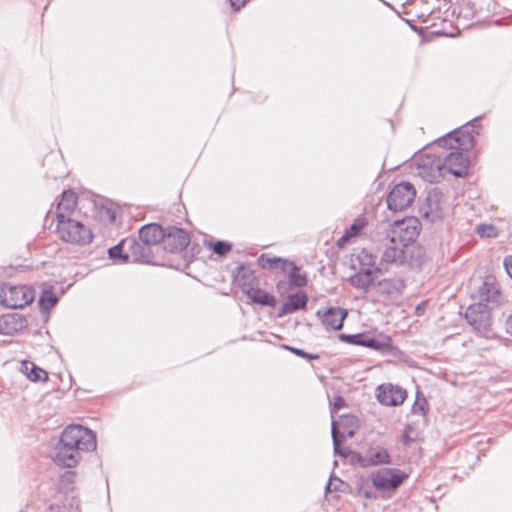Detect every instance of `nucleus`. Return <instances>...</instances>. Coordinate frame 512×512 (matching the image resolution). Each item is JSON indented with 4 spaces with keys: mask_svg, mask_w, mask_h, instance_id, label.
Segmentation results:
<instances>
[{
    "mask_svg": "<svg viewBox=\"0 0 512 512\" xmlns=\"http://www.w3.org/2000/svg\"><path fill=\"white\" fill-rule=\"evenodd\" d=\"M366 225V221L364 218H357L354 220V222L351 224L349 229H347V234L349 236H356Z\"/></svg>",
    "mask_w": 512,
    "mask_h": 512,
    "instance_id": "42",
    "label": "nucleus"
},
{
    "mask_svg": "<svg viewBox=\"0 0 512 512\" xmlns=\"http://www.w3.org/2000/svg\"><path fill=\"white\" fill-rule=\"evenodd\" d=\"M406 287L402 277L395 276L389 278H380L378 275L374 291L385 298L393 299L399 297Z\"/></svg>",
    "mask_w": 512,
    "mask_h": 512,
    "instance_id": "14",
    "label": "nucleus"
},
{
    "mask_svg": "<svg viewBox=\"0 0 512 512\" xmlns=\"http://www.w3.org/2000/svg\"><path fill=\"white\" fill-rule=\"evenodd\" d=\"M20 371L32 382H46L48 373L31 361L21 362Z\"/></svg>",
    "mask_w": 512,
    "mask_h": 512,
    "instance_id": "28",
    "label": "nucleus"
},
{
    "mask_svg": "<svg viewBox=\"0 0 512 512\" xmlns=\"http://www.w3.org/2000/svg\"><path fill=\"white\" fill-rule=\"evenodd\" d=\"M231 7L235 11H239L242 7L245 6L247 0H229Z\"/></svg>",
    "mask_w": 512,
    "mask_h": 512,
    "instance_id": "49",
    "label": "nucleus"
},
{
    "mask_svg": "<svg viewBox=\"0 0 512 512\" xmlns=\"http://www.w3.org/2000/svg\"><path fill=\"white\" fill-rule=\"evenodd\" d=\"M357 493L362 495L366 499H370L373 496V491L370 487L365 486L363 483H359L357 487Z\"/></svg>",
    "mask_w": 512,
    "mask_h": 512,
    "instance_id": "46",
    "label": "nucleus"
},
{
    "mask_svg": "<svg viewBox=\"0 0 512 512\" xmlns=\"http://www.w3.org/2000/svg\"><path fill=\"white\" fill-rule=\"evenodd\" d=\"M289 277V285L297 288L305 287L308 283L307 274L301 271L294 262L288 261L287 271Z\"/></svg>",
    "mask_w": 512,
    "mask_h": 512,
    "instance_id": "30",
    "label": "nucleus"
},
{
    "mask_svg": "<svg viewBox=\"0 0 512 512\" xmlns=\"http://www.w3.org/2000/svg\"><path fill=\"white\" fill-rule=\"evenodd\" d=\"M346 405V401L342 396L335 395L333 402L330 404V413L332 418L341 408L345 407Z\"/></svg>",
    "mask_w": 512,
    "mask_h": 512,
    "instance_id": "44",
    "label": "nucleus"
},
{
    "mask_svg": "<svg viewBox=\"0 0 512 512\" xmlns=\"http://www.w3.org/2000/svg\"><path fill=\"white\" fill-rule=\"evenodd\" d=\"M350 237H351V236H349V235L347 234V231H346V232H345V234H344V235L339 239L338 244H339V245H342V242L347 241Z\"/></svg>",
    "mask_w": 512,
    "mask_h": 512,
    "instance_id": "52",
    "label": "nucleus"
},
{
    "mask_svg": "<svg viewBox=\"0 0 512 512\" xmlns=\"http://www.w3.org/2000/svg\"><path fill=\"white\" fill-rule=\"evenodd\" d=\"M477 303L488 304L493 309L503 302V296L494 276L488 275L477 289Z\"/></svg>",
    "mask_w": 512,
    "mask_h": 512,
    "instance_id": "9",
    "label": "nucleus"
},
{
    "mask_svg": "<svg viewBox=\"0 0 512 512\" xmlns=\"http://www.w3.org/2000/svg\"><path fill=\"white\" fill-rule=\"evenodd\" d=\"M257 264L265 270H275L280 268L283 272L287 271L288 260L281 257L271 256L269 253H263L257 258Z\"/></svg>",
    "mask_w": 512,
    "mask_h": 512,
    "instance_id": "29",
    "label": "nucleus"
},
{
    "mask_svg": "<svg viewBox=\"0 0 512 512\" xmlns=\"http://www.w3.org/2000/svg\"><path fill=\"white\" fill-rule=\"evenodd\" d=\"M108 212L110 214V220L113 222L115 220V213L111 212L110 210Z\"/></svg>",
    "mask_w": 512,
    "mask_h": 512,
    "instance_id": "53",
    "label": "nucleus"
},
{
    "mask_svg": "<svg viewBox=\"0 0 512 512\" xmlns=\"http://www.w3.org/2000/svg\"><path fill=\"white\" fill-rule=\"evenodd\" d=\"M164 249L170 253H179L187 248L190 236L182 228L168 226L165 228V238L162 240Z\"/></svg>",
    "mask_w": 512,
    "mask_h": 512,
    "instance_id": "12",
    "label": "nucleus"
},
{
    "mask_svg": "<svg viewBox=\"0 0 512 512\" xmlns=\"http://www.w3.org/2000/svg\"><path fill=\"white\" fill-rule=\"evenodd\" d=\"M108 255L116 264L129 263V252L127 251L126 238L122 239L115 246L109 248Z\"/></svg>",
    "mask_w": 512,
    "mask_h": 512,
    "instance_id": "31",
    "label": "nucleus"
},
{
    "mask_svg": "<svg viewBox=\"0 0 512 512\" xmlns=\"http://www.w3.org/2000/svg\"><path fill=\"white\" fill-rule=\"evenodd\" d=\"M95 434L82 425H68L62 432L60 441L52 456L55 464L65 467H75L81 459V452L96 449Z\"/></svg>",
    "mask_w": 512,
    "mask_h": 512,
    "instance_id": "1",
    "label": "nucleus"
},
{
    "mask_svg": "<svg viewBox=\"0 0 512 512\" xmlns=\"http://www.w3.org/2000/svg\"><path fill=\"white\" fill-rule=\"evenodd\" d=\"M34 299L33 292L24 285H0V305L6 308L19 309L30 304Z\"/></svg>",
    "mask_w": 512,
    "mask_h": 512,
    "instance_id": "4",
    "label": "nucleus"
},
{
    "mask_svg": "<svg viewBox=\"0 0 512 512\" xmlns=\"http://www.w3.org/2000/svg\"><path fill=\"white\" fill-rule=\"evenodd\" d=\"M505 329H506V332L512 336V314L507 318L506 322H505Z\"/></svg>",
    "mask_w": 512,
    "mask_h": 512,
    "instance_id": "50",
    "label": "nucleus"
},
{
    "mask_svg": "<svg viewBox=\"0 0 512 512\" xmlns=\"http://www.w3.org/2000/svg\"><path fill=\"white\" fill-rule=\"evenodd\" d=\"M331 434H332V442H333V449L334 453L338 454L344 458H347L350 454L352 455V451L349 448H342L341 442L342 438H340V429L338 427V422L334 419L331 423Z\"/></svg>",
    "mask_w": 512,
    "mask_h": 512,
    "instance_id": "32",
    "label": "nucleus"
},
{
    "mask_svg": "<svg viewBox=\"0 0 512 512\" xmlns=\"http://www.w3.org/2000/svg\"><path fill=\"white\" fill-rule=\"evenodd\" d=\"M417 170L422 179L430 183L439 182L445 170L444 161L441 157L427 155L418 163Z\"/></svg>",
    "mask_w": 512,
    "mask_h": 512,
    "instance_id": "11",
    "label": "nucleus"
},
{
    "mask_svg": "<svg viewBox=\"0 0 512 512\" xmlns=\"http://www.w3.org/2000/svg\"><path fill=\"white\" fill-rule=\"evenodd\" d=\"M407 397V392L405 389L388 384L379 385L376 388V398L377 400L386 406H397L404 402Z\"/></svg>",
    "mask_w": 512,
    "mask_h": 512,
    "instance_id": "16",
    "label": "nucleus"
},
{
    "mask_svg": "<svg viewBox=\"0 0 512 512\" xmlns=\"http://www.w3.org/2000/svg\"><path fill=\"white\" fill-rule=\"evenodd\" d=\"M76 206H77L76 193L72 190L63 191L61 199L58 202L57 208H56L57 222H59V220H65L67 218H70V216L74 212Z\"/></svg>",
    "mask_w": 512,
    "mask_h": 512,
    "instance_id": "18",
    "label": "nucleus"
},
{
    "mask_svg": "<svg viewBox=\"0 0 512 512\" xmlns=\"http://www.w3.org/2000/svg\"><path fill=\"white\" fill-rule=\"evenodd\" d=\"M416 197V190L410 182L403 181L396 184L387 196L389 210L398 212L409 207Z\"/></svg>",
    "mask_w": 512,
    "mask_h": 512,
    "instance_id": "7",
    "label": "nucleus"
},
{
    "mask_svg": "<svg viewBox=\"0 0 512 512\" xmlns=\"http://www.w3.org/2000/svg\"><path fill=\"white\" fill-rule=\"evenodd\" d=\"M289 285V283H286L284 281H279L277 283V291L280 293V294H284L285 290H286V286Z\"/></svg>",
    "mask_w": 512,
    "mask_h": 512,
    "instance_id": "51",
    "label": "nucleus"
},
{
    "mask_svg": "<svg viewBox=\"0 0 512 512\" xmlns=\"http://www.w3.org/2000/svg\"><path fill=\"white\" fill-rule=\"evenodd\" d=\"M426 407H427V400L422 397L420 398L418 395L416 397V400L412 406V412L414 414H421V415H425L426 414Z\"/></svg>",
    "mask_w": 512,
    "mask_h": 512,
    "instance_id": "43",
    "label": "nucleus"
},
{
    "mask_svg": "<svg viewBox=\"0 0 512 512\" xmlns=\"http://www.w3.org/2000/svg\"><path fill=\"white\" fill-rule=\"evenodd\" d=\"M206 246L219 256H224L232 250V245L222 240L206 242Z\"/></svg>",
    "mask_w": 512,
    "mask_h": 512,
    "instance_id": "35",
    "label": "nucleus"
},
{
    "mask_svg": "<svg viewBox=\"0 0 512 512\" xmlns=\"http://www.w3.org/2000/svg\"><path fill=\"white\" fill-rule=\"evenodd\" d=\"M339 339L351 345L368 347L379 352L389 351L392 348V339L384 334L371 336L366 332L356 334L342 333L339 335Z\"/></svg>",
    "mask_w": 512,
    "mask_h": 512,
    "instance_id": "6",
    "label": "nucleus"
},
{
    "mask_svg": "<svg viewBox=\"0 0 512 512\" xmlns=\"http://www.w3.org/2000/svg\"><path fill=\"white\" fill-rule=\"evenodd\" d=\"M74 478H75V474L73 472H71V471L65 472L60 479L59 490L61 492H65V493L72 490Z\"/></svg>",
    "mask_w": 512,
    "mask_h": 512,
    "instance_id": "38",
    "label": "nucleus"
},
{
    "mask_svg": "<svg viewBox=\"0 0 512 512\" xmlns=\"http://www.w3.org/2000/svg\"><path fill=\"white\" fill-rule=\"evenodd\" d=\"M445 170L456 177H463L468 173L469 158L461 151H452L443 159Z\"/></svg>",
    "mask_w": 512,
    "mask_h": 512,
    "instance_id": "17",
    "label": "nucleus"
},
{
    "mask_svg": "<svg viewBox=\"0 0 512 512\" xmlns=\"http://www.w3.org/2000/svg\"><path fill=\"white\" fill-rule=\"evenodd\" d=\"M367 467L382 464H390L391 456L388 450L382 446L371 447L366 452V458L363 460Z\"/></svg>",
    "mask_w": 512,
    "mask_h": 512,
    "instance_id": "26",
    "label": "nucleus"
},
{
    "mask_svg": "<svg viewBox=\"0 0 512 512\" xmlns=\"http://www.w3.org/2000/svg\"><path fill=\"white\" fill-rule=\"evenodd\" d=\"M479 119L480 117H476L463 127L453 130L454 147H457L458 151H469L474 147L475 136L479 134L481 128Z\"/></svg>",
    "mask_w": 512,
    "mask_h": 512,
    "instance_id": "10",
    "label": "nucleus"
},
{
    "mask_svg": "<svg viewBox=\"0 0 512 512\" xmlns=\"http://www.w3.org/2000/svg\"><path fill=\"white\" fill-rule=\"evenodd\" d=\"M421 229L420 221L415 217L404 218L396 221L391 230L390 243L409 248L416 241Z\"/></svg>",
    "mask_w": 512,
    "mask_h": 512,
    "instance_id": "5",
    "label": "nucleus"
},
{
    "mask_svg": "<svg viewBox=\"0 0 512 512\" xmlns=\"http://www.w3.org/2000/svg\"><path fill=\"white\" fill-rule=\"evenodd\" d=\"M454 134L453 131L446 134L444 137L438 139V145L443 148L452 149L454 151H458L457 147H454Z\"/></svg>",
    "mask_w": 512,
    "mask_h": 512,
    "instance_id": "41",
    "label": "nucleus"
},
{
    "mask_svg": "<svg viewBox=\"0 0 512 512\" xmlns=\"http://www.w3.org/2000/svg\"><path fill=\"white\" fill-rule=\"evenodd\" d=\"M503 264H504L507 274L512 279V255L505 257Z\"/></svg>",
    "mask_w": 512,
    "mask_h": 512,
    "instance_id": "47",
    "label": "nucleus"
},
{
    "mask_svg": "<svg viewBox=\"0 0 512 512\" xmlns=\"http://www.w3.org/2000/svg\"><path fill=\"white\" fill-rule=\"evenodd\" d=\"M477 233L481 237H496L498 235V230L494 225L491 224H480L477 226Z\"/></svg>",
    "mask_w": 512,
    "mask_h": 512,
    "instance_id": "39",
    "label": "nucleus"
},
{
    "mask_svg": "<svg viewBox=\"0 0 512 512\" xmlns=\"http://www.w3.org/2000/svg\"><path fill=\"white\" fill-rule=\"evenodd\" d=\"M491 310V308H488V304L484 303H473L466 309L464 317L479 336L491 337L493 321Z\"/></svg>",
    "mask_w": 512,
    "mask_h": 512,
    "instance_id": "2",
    "label": "nucleus"
},
{
    "mask_svg": "<svg viewBox=\"0 0 512 512\" xmlns=\"http://www.w3.org/2000/svg\"><path fill=\"white\" fill-rule=\"evenodd\" d=\"M344 485L345 483L340 478L331 476L325 486V491H344V489L342 488V486Z\"/></svg>",
    "mask_w": 512,
    "mask_h": 512,
    "instance_id": "40",
    "label": "nucleus"
},
{
    "mask_svg": "<svg viewBox=\"0 0 512 512\" xmlns=\"http://www.w3.org/2000/svg\"><path fill=\"white\" fill-rule=\"evenodd\" d=\"M347 314V310L341 307H329L322 314L321 321L327 329L340 330Z\"/></svg>",
    "mask_w": 512,
    "mask_h": 512,
    "instance_id": "21",
    "label": "nucleus"
},
{
    "mask_svg": "<svg viewBox=\"0 0 512 512\" xmlns=\"http://www.w3.org/2000/svg\"><path fill=\"white\" fill-rule=\"evenodd\" d=\"M339 425L342 428V431H340V438H351L355 434V428L357 427V419L353 415L344 414L340 416Z\"/></svg>",
    "mask_w": 512,
    "mask_h": 512,
    "instance_id": "33",
    "label": "nucleus"
},
{
    "mask_svg": "<svg viewBox=\"0 0 512 512\" xmlns=\"http://www.w3.org/2000/svg\"><path fill=\"white\" fill-rule=\"evenodd\" d=\"M359 260L360 267H369L371 269L375 267V258L374 256L367 250L363 249L357 256Z\"/></svg>",
    "mask_w": 512,
    "mask_h": 512,
    "instance_id": "37",
    "label": "nucleus"
},
{
    "mask_svg": "<svg viewBox=\"0 0 512 512\" xmlns=\"http://www.w3.org/2000/svg\"><path fill=\"white\" fill-rule=\"evenodd\" d=\"M308 302V296L304 291H298L294 294H289L286 301L278 312V316L282 317L288 314L295 313L301 309H305Z\"/></svg>",
    "mask_w": 512,
    "mask_h": 512,
    "instance_id": "20",
    "label": "nucleus"
},
{
    "mask_svg": "<svg viewBox=\"0 0 512 512\" xmlns=\"http://www.w3.org/2000/svg\"><path fill=\"white\" fill-rule=\"evenodd\" d=\"M139 238L149 247L162 242L165 238V228L158 223L144 225L139 230Z\"/></svg>",
    "mask_w": 512,
    "mask_h": 512,
    "instance_id": "24",
    "label": "nucleus"
},
{
    "mask_svg": "<svg viewBox=\"0 0 512 512\" xmlns=\"http://www.w3.org/2000/svg\"><path fill=\"white\" fill-rule=\"evenodd\" d=\"M283 347L285 349L291 351L296 356H299V357H302V358H306L308 360L319 359V355H317V354H310V353L305 352L302 349H299V348H296V347H291V346H288V345H284Z\"/></svg>",
    "mask_w": 512,
    "mask_h": 512,
    "instance_id": "45",
    "label": "nucleus"
},
{
    "mask_svg": "<svg viewBox=\"0 0 512 512\" xmlns=\"http://www.w3.org/2000/svg\"><path fill=\"white\" fill-rule=\"evenodd\" d=\"M407 475L396 468H384L372 476V484L379 491H391L397 489Z\"/></svg>",
    "mask_w": 512,
    "mask_h": 512,
    "instance_id": "8",
    "label": "nucleus"
},
{
    "mask_svg": "<svg viewBox=\"0 0 512 512\" xmlns=\"http://www.w3.org/2000/svg\"><path fill=\"white\" fill-rule=\"evenodd\" d=\"M244 294L255 304L275 308L277 300L275 296L257 287V284L247 290Z\"/></svg>",
    "mask_w": 512,
    "mask_h": 512,
    "instance_id": "27",
    "label": "nucleus"
},
{
    "mask_svg": "<svg viewBox=\"0 0 512 512\" xmlns=\"http://www.w3.org/2000/svg\"><path fill=\"white\" fill-rule=\"evenodd\" d=\"M127 251L129 252V262L151 264L154 255L151 247L145 244L140 238H126Z\"/></svg>",
    "mask_w": 512,
    "mask_h": 512,
    "instance_id": "15",
    "label": "nucleus"
},
{
    "mask_svg": "<svg viewBox=\"0 0 512 512\" xmlns=\"http://www.w3.org/2000/svg\"><path fill=\"white\" fill-rule=\"evenodd\" d=\"M232 276L233 282L242 290L243 293L258 284L254 271L244 264L237 266Z\"/></svg>",
    "mask_w": 512,
    "mask_h": 512,
    "instance_id": "19",
    "label": "nucleus"
},
{
    "mask_svg": "<svg viewBox=\"0 0 512 512\" xmlns=\"http://www.w3.org/2000/svg\"><path fill=\"white\" fill-rule=\"evenodd\" d=\"M381 273L380 268L360 267L355 274L350 276L348 281L355 289L368 293L371 289H375L378 274Z\"/></svg>",
    "mask_w": 512,
    "mask_h": 512,
    "instance_id": "13",
    "label": "nucleus"
},
{
    "mask_svg": "<svg viewBox=\"0 0 512 512\" xmlns=\"http://www.w3.org/2000/svg\"><path fill=\"white\" fill-rule=\"evenodd\" d=\"M26 326V318L19 314H6L0 317V334L13 335Z\"/></svg>",
    "mask_w": 512,
    "mask_h": 512,
    "instance_id": "22",
    "label": "nucleus"
},
{
    "mask_svg": "<svg viewBox=\"0 0 512 512\" xmlns=\"http://www.w3.org/2000/svg\"><path fill=\"white\" fill-rule=\"evenodd\" d=\"M419 437V432L412 425L407 424L403 430L401 441L405 446L415 442Z\"/></svg>",
    "mask_w": 512,
    "mask_h": 512,
    "instance_id": "36",
    "label": "nucleus"
},
{
    "mask_svg": "<svg viewBox=\"0 0 512 512\" xmlns=\"http://www.w3.org/2000/svg\"><path fill=\"white\" fill-rule=\"evenodd\" d=\"M57 231L63 241L71 244L86 245L93 239L92 231L88 227L71 218L59 220Z\"/></svg>",
    "mask_w": 512,
    "mask_h": 512,
    "instance_id": "3",
    "label": "nucleus"
},
{
    "mask_svg": "<svg viewBox=\"0 0 512 512\" xmlns=\"http://www.w3.org/2000/svg\"><path fill=\"white\" fill-rule=\"evenodd\" d=\"M366 458V454L365 455H362L361 453L359 452H352V457L351 459L353 461H357L362 467H367L365 462H363V460H365Z\"/></svg>",
    "mask_w": 512,
    "mask_h": 512,
    "instance_id": "48",
    "label": "nucleus"
},
{
    "mask_svg": "<svg viewBox=\"0 0 512 512\" xmlns=\"http://www.w3.org/2000/svg\"><path fill=\"white\" fill-rule=\"evenodd\" d=\"M408 252L409 248H405L399 245V243L391 244L384 250L381 257V262L387 264L402 265L407 261Z\"/></svg>",
    "mask_w": 512,
    "mask_h": 512,
    "instance_id": "25",
    "label": "nucleus"
},
{
    "mask_svg": "<svg viewBox=\"0 0 512 512\" xmlns=\"http://www.w3.org/2000/svg\"><path fill=\"white\" fill-rule=\"evenodd\" d=\"M420 215L429 220L435 222L442 218V208L439 203L437 194H429L426 201L420 206Z\"/></svg>",
    "mask_w": 512,
    "mask_h": 512,
    "instance_id": "23",
    "label": "nucleus"
},
{
    "mask_svg": "<svg viewBox=\"0 0 512 512\" xmlns=\"http://www.w3.org/2000/svg\"><path fill=\"white\" fill-rule=\"evenodd\" d=\"M57 303L58 297L55 295L53 288L44 289L39 298L40 310L48 313Z\"/></svg>",
    "mask_w": 512,
    "mask_h": 512,
    "instance_id": "34",
    "label": "nucleus"
}]
</instances>
